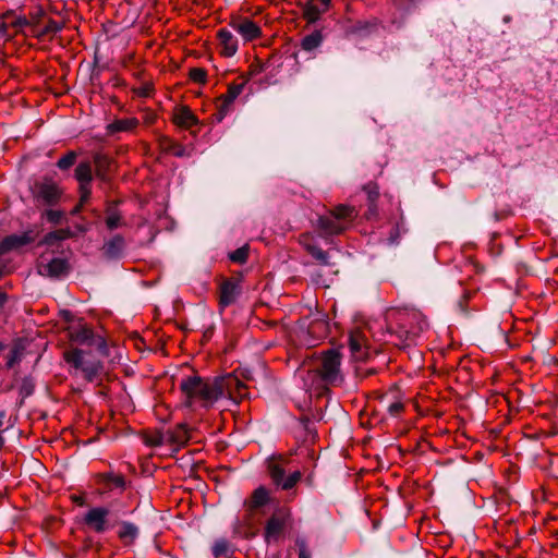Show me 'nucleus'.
Wrapping results in <instances>:
<instances>
[{"label": "nucleus", "instance_id": "nucleus-2", "mask_svg": "<svg viewBox=\"0 0 558 558\" xmlns=\"http://www.w3.org/2000/svg\"><path fill=\"white\" fill-rule=\"evenodd\" d=\"M341 356L338 351L330 350L313 359L308 363L307 372L324 384L338 385L342 381L340 371Z\"/></svg>", "mask_w": 558, "mask_h": 558}, {"label": "nucleus", "instance_id": "nucleus-50", "mask_svg": "<svg viewBox=\"0 0 558 558\" xmlns=\"http://www.w3.org/2000/svg\"><path fill=\"white\" fill-rule=\"evenodd\" d=\"M5 296L2 292H0V307L4 304Z\"/></svg>", "mask_w": 558, "mask_h": 558}, {"label": "nucleus", "instance_id": "nucleus-18", "mask_svg": "<svg viewBox=\"0 0 558 558\" xmlns=\"http://www.w3.org/2000/svg\"><path fill=\"white\" fill-rule=\"evenodd\" d=\"M380 402L391 416H398L404 409V403L398 390L386 393Z\"/></svg>", "mask_w": 558, "mask_h": 558}, {"label": "nucleus", "instance_id": "nucleus-30", "mask_svg": "<svg viewBox=\"0 0 558 558\" xmlns=\"http://www.w3.org/2000/svg\"><path fill=\"white\" fill-rule=\"evenodd\" d=\"M190 439V432L186 426L179 425L171 434V441L178 446L185 445Z\"/></svg>", "mask_w": 558, "mask_h": 558}, {"label": "nucleus", "instance_id": "nucleus-12", "mask_svg": "<svg viewBox=\"0 0 558 558\" xmlns=\"http://www.w3.org/2000/svg\"><path fill=\"white\" fill-rule=\"evenodd\" d=\"M109 510L104 507L92 508L84 517V523L97 533H102L108 529Z\"/></svg>", "mask_w": 558, "mask_h": 558}, {"label": "nucleus", "instance_id": "nucleus-17", "mask_svg": "<svg viewBox=\"0 0 558 558\" xmlns=\"http://www.w3.org/2000/svg\"><path fill=\"white\" fill-rule=\"evenodd\" d=\"M32 241L33 236L28 232L9 235L0 242V254H4L11 250L22 247Z\"/></svg>", "mask_w": 558, "mask_h": 558}, {"label": "nucleus", "instance_id": "nucleus-27", "mask_svg": "<svg viewBox=\"0 0 558 558\" xmlns=\"http://www.w3.org/2000/svg\"><path fill=\"white\" fill-rule=\"evenodd\" d=\"M301 243L305 246L307 252L319 263L327 265V253L324 252L322 248L317 247L316 245H313L310 243V238L307 235H303L301 239Z\"/></svg>", "mask_w": 558, "mask_h": 558}, {"label": "nucleus", "instance_id": "nucleus-31", "mask_svg": "<svg viewBox=\"0 0 558 558\" xmlns=\"http://www.w3.org/2000/svg\"><path fill=\"white\" fill-rule=\"evenodd\" d=\"M75 161H76V153L69 151L66 155H64L63 157H61L58 160L57 166L61 170H68L75 163Z\"/></svg>", "mask_w": 558, "mask_h": 558}, {"label": "nucleus", "instance_id": "nucleus-19", "mask_svg": "<svg viewBox=\"0 0 558 558\" xmlns=\"http://www.w3.org/2000/svg\"><path fill=\"white\" fill-rule=\"evenodd\" d=\"M140 124L136 118L118 119L107 125V133L114 134L119 132H131Z\"/></svg>", "mask_w": 558, "mask_h": 558}, {"label": "nucleus", "instance_id": "nucleus-42", "mask_svg": "<svg viewBox=\"0 0 558 558\" xmlns=\"http://www.w3.org/2000/svg\"><path fill=\"white\" fill-rule=\"evenodd\" d=\"M364 190L367 192V194H368V198H369L371 203H374V202H375V199H376V198H377V196H378V191H377L376 186H373V185H366V186L364 187Z\"/></svg>", "mask_w": 558, "mask_h": 558}, {"label": "nucleus", "instance_id": "nucleus-13", "mask_svg": "<svg viewBox=\"0 0 558 558\" xmlns=\"http://www.w3.org/2000/svg\"><path fill=\"white\" fill-rule=\"evenodd\" d=\"M241 283L239 279L230 278L220 284L219 303L222 307L233 304L241 294Z\"/></svg>", "mask_w": 558, "mask_h": 558}, {"label": "nucleus", "instance_id": "nucleus-6", "mask_svg": "<svg viewBox=\"0 0 558 558\" xmlns=\"http://www.w3.org/2000/svg\"><path fill=\"white\" fill-rule=\"evenodd\" d=\"M31 190L34 198L46 205L57 204L62 194L59 185L50 178H43L36 181Z\"/></svg>", "mask_w": 558, "mask_h": 558}, {"label": "nucleus", "instance_id": "nucleus-24", "mask_svg": "<svg viewBox=\"0 0 558 558\" xmlns=\"http://www.w3.org/2000/svg\"><path fill=\"white\" fill-rule=\"evenodd\" d=\"M323 43V35L319 31H315L306 35L301 41V48L305 51H313L317 49Z\"/></svg>", "mask_w": 558, "mask_h": 558}, {"label": "nucleus", "instance_id": "nucleus-8", "mask_svg": "<svg viewBox=\"0 0 558 558\" xmlns=\"http://www.w3.org/2000/svg\"><path fill=\"white\" fill-rule=\"evenodd\" d=\"M229 26L242 37L244 43L253 41L262 36L259 25L248 17L232 19Z\"/></svg>", "mask_w": 558, "mask_h": 558}, {"label": "nucleus", "instance_id": "nucleus-45", "mask_svg": "<svg viewBox=\"0 0 558 558\" xmlns=\"http://www.w3.org/2000/svg\"><path fill=\"white\" fill-rule=\"evenodd\" d=\"M136 94L141 97H148L149 94H150V87L149 86H144V87H141L136 90Z\"/></svg>", "mask_w": 558, "mask_h": 558}, {"label": "nucleus", "instance_id": "nucleus-25", "mask_svg": "<svg viewBox=\"0 0 558 558\" xmlns=\"http://www.w3.org/2000/svg\"><path fill=\"white\" fill-rule=\"evenodd\" d=\"M302 12L304 19L308 23H315L316 21L319 20L320 15L326 11H323V9L314 4L313 1H307L302 5Z\"/></svg>", "mask_w": 558, "mask_h": 558}, {"label": "nucleus", "instance_id": "nucleus-39", "mask_svg": "<svg viewBox=\"0 0 558 558\" xmlns=\"http://www.w3.org/2000/svg\"><path fill=\"white\" fill-rule=\"evenodd\" d=\"M81 206L88 201L92 194L90 183L80 184Z\"/></svg>", "mask_w": 558, "mask_h": 558}, {"label": "nucleus", "instance_id": "nucleus-37", "mask_svg": "<svg viewBox=\"0 0 558 558\" xmlns=\"http://www.w3.org/2000/svg\"><path fill=\"white\" fill-rule=\"evenodd\" d=\"M121 216L114 211L110 210L106 218V225L110 230H113L120 226Z\"/></svg>", "mask_w": 558, "mask_h": 558}, {"label": "nucleus", "instance_id": "nucleus-3", "mask_svg": "<svg viewBox=\"0 0 558 558\" xmlns=\"http://www.w3.org/2000/svg\"><path fill=\"white\" fill-rule=\"evenodd\" d=\"M357 216L355 207L339 205L327 216L318 219V228L324 235H333L343 232Z\"/></svg>", "mask_w": 558, "mask_h": 558}, {"label": "nucleus", "instance_id": "nucleus-26", "mask_svg": "<svg viewBox=\"0 0 558 558\" xmlns=\"http://www.w3.org/2000/svg\"><path fill=\"white\" fill-rule=\"evenodd\" d=\"M94 162L97 177L101 180H107V174L111 167V160L105 155L97 154L94 157Z\"/></svg>", "mask_w": 558, "mask_h": 558}, {"label": "nucleus", "instance_id": "nucleus-34", "mask_svg": "<svg viewBox=\"0 0 558 558\" xmlns=\"http://www.w3.org/2000/svg\"><path fill=\"white\" fill-rule=\"evenodd\" d=\"M189 76L193 82L204 84L206 82L207 73L202 68H193L190 70Z\"/></svg>", "mask_w": 558, "mask_h": 558}, {"label": "nucleus", "instance_id": "nucleus-7", "mask_svg": "<svg viewBox=\"0 0 558 558\" xmlns=\"http://www.w3.org/2000/svg\"><path fill=\"white\" fill-rule=\"evenodd\" d=\"M283 462L284 460L281 458H272L268 462V470L274 483L282 489L288 490L294 487V485L301 480V472L294 471L289 476L284 477Z\"/></svg>", "mask_w": 558, "mask_h": 558}, {"label": "nucleus", "instance_id": "nucleus-49", "mask_svg": "<svg viewBox=\"0 0 558 558\" xmlns=\"http://www.w3.org/2000/svg\"><path fill=\"white\" fill-rule=\"evenodd\" d=\"M5 418H7L5 411H0V427L3 426Z\"/></svg>", "mask_w": 558, "mask_h": 558}, {"label": "nucleus", "instance_id": "nucleus-1", "mask_svg": "<svg viewBox=\"0 0 558 558\" xmlns=\"http://www.w3.org/2000/svg\"><path fill=\"white\" fill-rule=\"evenodd\" d=\"M180 389L185 405L193 410L208 409L220 398L238 402L247 396L246 386L232 373L214 379L190 376L181 380Z\"/></svg>", "mask_w": 558, "mask_h": 558}, {"label": "nucleus", "instance_id": "nucleus-23", "mask_svg": "<svg viewBox=\"0 0 558 558\" xmlns=\"http://www.w3.org/2000/svg\"><path fill=\"white\" fill-rule=\"evenodd\" d=\"M41 13H38L32 17V21H28L25 16H13L12 14H8L10 16V26L13 27L16 32L22 31L26 26H32V32L36 29L39 22V16Z\"/></svg>", "mask_w": 558, "mask_h": 558}, {"label": "nucleus", "instance_id": "nucleus-11", "mask_svg": "<svg viewBox=\"0 0 558 558\" xmlns=\"http://www.w3.org/2000/svg\"><path fill=\"white\" fill-rule=\"evenodd\" d=\"M349 347L355 360H365L368 356L367 336L361 329H353L349 336Z\"/></svg>", "mask_w": 558, "mask_h": 558}, {"label": "nucleus", "instance_id": "nucleus-4", "mask_svg": "<svg viewBox=\"0 0 558 558\" xmlns=\"http://www.w3.org/2000/svg\"><path fill=\"white\" fill-rule=\"evenodd\" d=\"M64 360L76 371H81L83 377L88 381L95 380L101 371V363L92 359L82 350L73 349L65 351Z\"/></svg>", "mask_w": 558, "mask_h": 558}, {"label": "nucleus", "instance_id": "nucleus-46", "mask_svg": "<svg viewBox=\"0 0 558 558\" xmlns=\"http://www.w3.org/2000/svg\"><path fill=\"white\" fill-rule=\"evenodd\" d=\"M33 391V388L32 386L28 384V383H24L22 388H21V393L26 397V396H29Z\"/></svg>", "mask_w": 558, "mask_h": 558}, {"label": "nucleus", "instance_id": "nucleus-32", "mask_svg": "<svg viewBox=\"0 0 558 558\" xmlns=\"http://www.w3.org/2000/svg\"><path fill=\"white\" fill-rule=\"evenodd\" d=\"M230 551V544L226 539H218L213 546V554L216 558L226 556Z\"/></svg>", "mask_w": 558, "mask_h": 558}, {"label": "nucleus", "instance_id": "nucleus-22", "mask_svg": "<svg viewBox=\"0 0 558 558\" xmlns=\"http://www.w3.org/2000/svg\"><path fill=\"white\" fill-rule=\"evenodd\" d=\"M138 535V529L131 522H122L119 526L118 536L124 544H132Z\"/></svg>", "mask_w": 558, "mask_h": 558}, {"label": "nucleus", "instance_id": "nucleus-29", "mask_svg": "<svg viewBox=\"0 0 558 558\" xmlns=\"http://www.w3.org/2000/svg\"><path fill=\"white\" fill-rule=\"evenodd\" d=\"M70 235H71L70 230L59 229V230H56V231H52V232H49L48 234H46L41 241V244L51 245L54 242L68 239Z\"/></svg>", "mask_w": 558, "mask_h": 558}, {"label": "nucleus", "instance_id": "nucleus-16", "mask_svg": "<svg viewBox=\"0 0 558 558\" xmlns=\"http://www.w3.org/2000/svg\"><path fill=\"white\" fill-rule=\"evenodd\" d=\"M173 122L183 129H191L199 123L197 117L186 106H180L174 109Z\"/></svg>", "mask_w": 558, "mask_h": 558}, {"label": "nucleus", "instance_id": "nucleus-47", "mask_svg": "<svg viewBox=\"0 0 558 558\" xmlns=\"http://www.w3.org/2000/svg\"><path fill=\"white\" fill-rule=\"evenodd\" d=\"M122 239L117 238L114 239L109 245H108V252H111L113 247H120L122 246Z\"/></svg>", "mask_w": 558, "mask_h": 558}, {"label": "nucleus", "instance_id": "nucleus-9", "mask_svg": "<svg viewBox=\"0 0 558 558\" xmlns=\"http://www.w3.org/2000/svg\"><path fill=\"white\" fill-rule=\"evenodd\" d=\"M217 48L220 56L225 58H231L238 52L239 40L232 28H220L217 32Z\"/></svg>", "mask_w": 558, "mask_h": 558}, {"label": "nucleus", "instance_id": "nucleus-5", "mask_svg": "<svg viewBox=\"0 0 558 558\" xmlns=\"http://www.w3.org/2000/svg\"><path fill=\"white\" fill-rule=\"evenodd\" d=\"M291 520V512L287 508H280L276 510L265 526V541L270 543H277L282 537L288 524Z\"/></svg>", "mask_w": 558, "mask_h": 558}, {"label": "nucleus", "instance_id": "nucleus-48", "mask_svg": "<svg viewBox=\"0 0 558 558\" xmlns=\"http://www.w3.org/2000/svg\"><path fill=\"white\" fill-rule=\"evenodd\" d=\"M320 2L323 11H328L331 4V0H318Z\"/></svg>", "mask_w": 558, "mask_h": 558}, {"label": "nucleus", "instance_id": "nucleus-36", "mask_svg": "<svg viewBox=\"0 0 558 558\" xmlns=\"http://www.w3.org/2000/svg\"><path fill=\"white\" fill-rule=\"evenodd\" d=\"M22 356V349L19 345H14L8 356L7 366L9 368L13 367Z\"/></svg>", "mask_w": 558, "mask_h": 558}, {"label": "nucleus", "instance_id": "nucleus-43", "mask_svg": "<svg viewBox=\"0 0 558 558\" xmlns=\"http://www.w3.org/2000/svg\"><path fill=\"white\" fill-rule=\"evenodd\" d=\"M108 478L112 482V484L117 487H122L124 485V480L119 475H110Z\"/></svg>", "mask_w": 558, "mask_h": 558}, {"label": "nucleus", "instance_id": "nucleus-21", "mask_svg": "<svg viewBox=\"0 0 558 558\" xmlns=\"http://www.w3.org/2000/svg\"><path fill=\"white\" fill-rule=\"evenodd\" d=\"M244 84H231L228 87V92L225 96H222L223 106L221 107L219 111V120L222 119L225 116V112L227 111L228 107L234 101V99L243 92Z\"/></svg>", "mask_w": 558, "mask_h": 558}, {"label": "nucleus", "instance_id": "nucleus-14", "mask_svg": "<svg viewBox=\"0 0 558 558\" xmlns=\"http://www.w3.org/2000/svg\"><path fill=\"white\" fill-rule=\"evenodd\" d=\"M69 271V264L64 258H52L49 262L41 259L38 263V272L41 276L59 278L65 276Z\"/></svg>", "mask_w": 558, "mask_h": 558}, {"label": "nucleus", "instance_id": "nucleus-41", "mask_svg": "<svg viewBox=\"0 0 558 558\" xmlns=\"http://www.w3.org/2000/svg\"><path fill=\"white\" fill-rule=\"evenodd\" d=\"M299 546V558H311V554L304 543V541H298Z\"/></svg>", "mask_w": 558, "mask_h": 558}, {"label": "nucleus", "instance_id": "nucleus-44", "mask_svg": "<svg viewBox=\"0 0 558 558\" xmlns=\"http://www.w3.org/2000/svg\"><path fill=\"white\" fill-rule=\"evenodd\" d=\"M172 154L178 157H182L185 155V148L181 145H174L172 149Z\"/></svg>", "mask_w": 558, "mask_h": 558}, {"label": "nucleus", "instance_id": "nucleus-38", "mask_svg": "<svg viewBox=\"0 0 558 558\" xmlns=\"http://www.w3.org/2000/svg\"><path fill=\"white\" fill-rule=\"evenodd\" d=\"M47 220L51 223H59L63 217V213L60 210L48 209L45 211Z\"/></svg>", "mask_w": 558, "mask_h": 558}, {"label": "nucleus", "instance_id": "nucleus-10", "mask_svg": "<svg viewBox=\"0 0 558 558\" xmlns=\"http://www.w3.org/2000/svg\"><path fill=\"white\" fill-rule=\"evenodd\" d=\"M405 320L409 323L416 324V326H412L410 328H405L402 326L401 330L399 331L401 333V343L408 345L411 342H413L414 339L418 337V335L427 328V322L420 313L416 312L407 314Z\"/></svg>", "mask_w": 558, "mask_h": 558}, {"label": "nucleus", "instance_id": "nucleus-33", "mask_svg": "<svg viewBox=\"0 0 558 558\" xmlns=\"http://www.w3.org/2000/svg\"><path fill=\"white\" fill-rule=\"evenodd\" d=\"M247 256H248V247L246 245L235 250L234 252H232L229 255V257L232 262L239 263V264L246 262Z\"/></svg>", "mask_w": 558, "mask_h": 558}, {"label": "nucleus", "instance_id": "nucleus-28", "mask_svg": "<svg viewBox=\"0 0 558 558\" xmlns=\"http://www.w3.org/2000/svg\"><path fill=\"white\" fill-rule=\"evenodd\" d=\"M75 178L82 183H90L93 180L92 166L89 162H81L75 169Z\"/></svg>", "mask_w": 558, "mask_h": 558}, {"label": "nucleus", "instance_id": "nucleus-35", "mask_svg": "<svg viewBox=\"0 0 558 558\" xmlns=\"http://www.w3.org/2000/svg\"><path fill=\"white\" fill-rule=\"evenodd\" d=\"M59 29V24L54 21H50L43 29H34L33 34L35 36H45L48 34L57 33Z\"/></svg>", "mask_w": 558, "mask_h": 558}, {"label": "nucleus", "instance_id": "nucleus-40", "mask_svg": "<svg viewBox=\"0 0 558 558\" xmlns=\"http://www.w3.org/2000/svg\"><path fill=\"white\" fill-rule=\"evenodd\" d=\"M10 16L5 14L3 17L0 19V37L5 38L9 37L10 34L8 33V27L10 26Z\"/></svg>", "mask_w": 558, "mask_h": 558}, {"label": "nucleus", "instance_id": "nucleus-20", "mask_svg": "<svg viewBox=\"0 0 558 558\" xmlns=\"http://www.w3.org/2000/svg\"><path fill=\"white\" fill-rule=\"evenodd\" d=\"M268 490L260 486L253 492L251 498L245 502V507L247 511L253 512L254 510L265 506L268 502Z\"/></svg>", "mask_w": 558, "mask_h": 558}, {"label": "nucleus", "instance_id": "nucleus-15", "mask_svg": "<svg viewBox=\"0 0 558 558\" xmlns=\"http://www.w3.org/2000/svg\"><path fill=\"white\" fill-rule=\"evenodd\" d=\"M68 331L70 339L80 344L89 343L93 338L92 329L81 320L72 322L68 327Z\"/></svg>", "mask_w": 558, "mask_h": 558}]
</instances>
